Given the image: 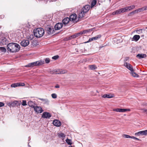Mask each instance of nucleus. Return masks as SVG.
I'll list each match as a JSON object with an SVG mask.
<instances>
[{"mask_svg":"<svg viewBox=\"0 0 147 147\" xmlns=\"http://www.w3.org/2000/svg\"><path fill=\"white\" fill-rule=\"evenodd\" d=\"M20 49V46L17 43H10L8 44L7 46L8 51L12 52L15 53L18 51Z\"/></svg>","mask_w":147,"mask_h":147,"instance_id":"obj_1","label":"nucleus"},{"mask_svg":"<svg viewBox=\"0 0 147 147\" xmlns=\"http://www.w3.org/2000/svg\"><path fill=\"white\" fill-rule=\"evenodd\" d=\"M34 34L37 38H40L42 37L45 33L44 30L42 28H38L34 29Z\"/></svg>","mask_w":147,"mask_h":147,"instance_id":"obj_2","label":"nucleus"},{"mask_svg":"<svg viewBox=\"0 0 147 147\" xmlns=\"http://www.w3.org/2000/svg\"><path fill=\"white\" fill-rule=\"evenodd\" d=\"M45 63L44 60H40L29 63L25 66L26 67H33L35 66H40Z\"/></svg>","mask_w":147,"mask_h":147,"instance_id":"obj_3","label":"nucleus"},{"mask_svg":"<svg viewBox=\"0 0 147 147\" xmlns=\"http://www.w3.org/2000/svg\"><path fill=\"white\" fill-rule=\"evenodd\" d=\"M69 19H70V22L71 23H75L78 21L79 19L77 18L76 14L74 13L70 16Z\"/></svg>","mask_w":147,"mask_h":147,"instance_id":"obj_4","label":"nucleus"},{"mask_svg":"<svg viewBox=\"0 0 147 147\" xmlns=\"http://www.w3.org/2000/svg\"><path fill=\"white\" fill-rule=\"evenodd\" d=\"M2 36V34H0V38H1L0 42L1 44V45H6L7 44V41L6 39L4 37H3Z\"/></svg>","mask_w":147,"mask_h":147,"instance_id":"obj_5","label":"nucleus"},{"mask_svg":"<svg viewBox=\"0 0 147 147\" xmlns=\"http://www.w3.org/2000/svg\"><path fill=\"white\" fill-rule=\"evenodd\" d=\"M46 32L49 35L51 34L54 33L55 31L53 27H48L46 29Z\"/></svg>","mask_w":147,"mask_h":147,"instance_id":"obj_6","label":"nucleus"},{"mask_svg":"<svg viewBox=\"0 0 147 147\" xmlns=\"http://www.w3.org/2000/svg\"><path fill=\"white\" fill-rule=\"evenodd\" d=\"M124 12H125V11H124L123 8H122L113 12L112 13V15H118Z\"/></svg>","mask_w":147,"mask_h":147,"instance_id":"obj_7","label":"nucleus"},{"mask_svg":"<svg viewBox=\"0 0 147 147\" xmlns=\"http://www.w3.org/2000/svg\"><path fill=\"white\" fill-rule=\"evenodd\" d=\"M135 5H133L126 6L125 7H123L125 12H127L128 11H130L135 8Z\"/></svg>","mask_w":147,"mask_h":147,"instance_id":"obj_8","label":"nucleus"},{"mask_svg":"<svg viewBox=\"0 0 147 147\" xmlns=\"http://www.w3.org/2000/svg\"><path fill=\"white\" fill-rule=\"evenodd\" d=\"M33 108L34 111L38 113H41L43 111L42 108L40 107L35 106Z\"/></svg>","mask_w":147,"mask_h":147,"instance_id":"obj_9","label":"nucleus"},{"mask_svg":"<svg viewBox=\"0 0 147 147\" xmlns=\"http://www.w3.org/2000/svg\"><path fill=\"white\" fill-rule=\"evenodd\" d=\"M124 65L130 71H134L132 66L130 64L125 62L124 63Z\"/></svg>","mask_w":147,"mask_h":147,"instance_id":"obj_10","label":"nucleus"},{"mask_svg":"<svg viewBox=\"0 0 147 147\" xmlns=\"http://www.w3.org/2000/svg\"><path fill=\"white\" fill-rule=\"evenodd\" d=\"M113 111L119 112H124L127 111H130V110L127 109H113Z\"/></svg>","mask_w":147,"mask_h":147,"instance_id":"obj_11","label":"nucleus"},{"mask_svg":"<svg viewBox=\"0 0 147 147\" xmlns=\"http://www.w3.org/2000/svg\"><path fill=\"white\" fill-rule=\"evenodd\" d=\"M63 26V24L61 23H58L55 26V30H58L61 29Z\"/></svg>","mask_w":147,"mask_h":147,"instance_id":"obj_12","label":"nucleus"},{"mask_svg":"<svg viewBox=\"0 0 147 147\" xmlns=\"http://www.w3.org/2000/svg\"><path fill=\"white\" fill-rule=\"evenodd\" d=\"M51 117V115L49 113L44 112L42 115V117L45 118H49Z\"/></svg>","mask_w":147,"mask_h":147,"instance_id":"obj_13","label":"nucleus"},{"mask_svg":"<svg viewBox=\"0 0 147 147\" xmlns=\"http://www.w3.org/2000/svg\"><path fill=\"white\" fill-rule=\"evenodd\" d=\"M29 43V42L28 40H23L21 42V45L24 47H26L28 46Z\"/></svg>","mask_w":147,"mask_h":147,"instance_id":"obj_14","label":"nucleus"},{"mask_svg":"<svg viewBox=\"0 0 147 147\" xmlns=\"http://www.w3.org/2000/svg\"><path fill=\"white\" fill-rule=\"evenodd\" d=\"M90 8V6L89 5H86L83 7L82 10L84 12V13H86L88 11Z\"/></svg>","mask_w":147,"mask_h":147,"instance_id":"obj_15","label":"nucleus"},{"mask_svg":"<svg viewBox=\"0 0 147 147\" xmlns=\"http://www.w3.org/2000/svg\"><path fill=\"white\" fill-rule=\"evenodd\" d=\"M53 124L57 127H59L61 125V122L57 120H55L53 121Z\"/></svg>","mask_w":147,"mask_h":147,"instance_id":"obj_16","label":"nucleus"},{"mask_svg":"<svg viewBox=\"0 0 147 147\" xmlns=\"http://www.w3.org/2000/svg\"><path fill=\"white\" fill-rule=\"evenodd\" d=\"M62 22L64 24L66 25L67 24H70L71 23L70 22V19L68 18H64V19L62 21Z\"/></svg>","mask_w":147,"mask_h":147,"instance_id":"obj_17","label":"nucleus"},{"mask_svg":"<svg viewBox=\"0 0 147 147\" xmlns=\"http://www.w3.org/2000/svg\"><path fill=\"white\" fill-rule=\"evenodd\" d=\"M136 57L139 59H141L146 57V55L144 54H139L137 55Z\"/></svg>","mask_w":147,"mask_h":147,"instance_id":"obj_18","label":"nucleus"},{"mask_svg":"<svg viewBox=\"0 0 147 147\" xmlns=\"http://www.w3.org/2000/svg\"><path fill=\"white\" fill-rule=\"evenodd\" d=\"M140 38V36L139 35H135L133 36L132 39V40H134L135 41H138Z\"/></svg>","mask_w":147,"mask_h":147,"instance_id":"obj_19","label":"nucleus"},{"mask_svg":"<svg viewBox=\"0 0 147 147\" xmlns=\"http://www.w3.org/2000/svg\"><path fill=\"white\" fill-rule=\"evenodd\" d=\"M28 105L32 108H34L35 106V103L34 102L31 101H28Z\"/></svg>","mask_w":147,"mask_h":147,"instance_id":"obj_20","label":"nucleus"},{"mask_svg":"<svg viewBox=\"0 0 147 147\" xmlns=\"http://www.w3.org/2000/svg\"><path fill=\"white\" fill-rule=\"evenodd\" d=\"M39 99L42 101L44 104H48L49 103V101L47 99L39 98Z\"/></svg>","mask_w":147,"mask_h":147,"instance_id":"obj_21","label":"nucleus"},{"mask_svg":"<svg viewBox=\"0 0 147 147\" xmlns=\"http://www.w3.org/2000/svg\"><path fill=\"white\" fill-rule=\"evenodd\" d=\"M88 68L91 70L96 69L97 68V67L95 65H89Z\"/></svg>","mask_w":147,"mask_h":147,"instance_id":"obj_22","label":"nucleus"},{"mask_svg":"<svg viewBox=\"0 0 147 147\" xmlns=\"http://www.w3.org/2000/svg\"><path fill=\"white\" fill-rule=\"evenodd\" d=\"M86 13H84V12L82 10L81 12L79 13V18L80 19L82 18L84 16Z\"/></svg>","mask_w":147,"mask_h":147,"instance_id":"obj_23","label":"nucleus"},{"mask_svg":"<svg viewBox=\"0 0 147 147\" xmlns=\"http://www.w3.org/2000/svg\"><path fill=\"white\" fill-rule=\"evenodd\" d=\"M134 71H131L130 73L131 75L134 77L137 78L139 77V75L136 73L134 72Z\"/></svg>","mask_w":147,"mask_h":147,"instance_id":"obj_24","label":"nucleus"},{"mask_svg":"<svg viewBox=\"0 0 147 147\" xmlns=\"http://www.w3.org/2000/svg\"><path fill=\"white\" fill-rule=\"evenodd\" d=\"M96 3V0H93L92 1L91 3L90 7L91 8H92Z\"/></svg>","mask_w":147,"mask_h":147,"instance_id":"obj_25","label":"nucleus"},{"mask_svg":"<svg viewBox=\"0 0 147 147\" xmlns=\"http://www.w3.org/2000/svg\"><path fill=\"white\" fill-rule=\"evenodd\" d=\"M58 135L59 136L62 138H64L65 137V134L61 132L58 133Z\"/></svg>","mask_w":147,"mask_h":147,"instance_id":"obj_26","label":"nucleus"},{"mask_svg":"<svg viewBox=\"0 0 147 147\" xmlns=\"http://www.w3.org/2000/svg\"><path fill=\"white\" fill-rule=\"evenodd\" d=\"M67 72V71L65 70H61L59 71L58 74H63Z\"/></svg>","mask_w":147,"mask_h":147,"instance_id":"obj_27","label":"nucleus"},{"mask_svg":"<svg viewBox=\"0 0 147 147\" xmlns=\"http://www.w3.org/2000/svg\"><path fill=\"white\" fill-rule=\"evenodd\" d=\"M141 136L146 135H147V130L141 131Z\"/></svg>","mask_w":147,"mask_h":147,"instance_id":"obj_28","label":"nucleus"},{"mask_svg":"<svg viewBox=\"0 0 147 147\" xmlns=\"http://www.w3.org/2000/svg\"><path fill=\"white\" fill-rule=\"evenodd\" d=\"M135 10L136 11V13H139V12H140L141 11H143L142 7L141 8H139V9H136V10Z\"/></svg>","mask_w":147,"mask_h":147,"instance_id":"obj_29","label":"nucleus"},{"mask_svg":"<svg viewBox=\"0 0 147 147\" xmlns=\"http://www.w3.org/2000/svg\"><path fill=\"white\" fill-rule=\"evenodd\" d=\"M66 142L69 145H71L72 144L71 140L70 139H69L67 138L66 140Z\"/></svg>","mask_w":147,"mask_h":147,"instance_id":"obj_30","label":"nucleus"},{"mask_svg":"<svg viewBox=\"0 0 147 147\" xmlns=\"http://www.w3.org/2000/svg\"><path fill=\"white\" fill-rule=\"evenodd\" d=\"M76 37L75 34H74L73 35H71L70 36H69V37H68L67 38L68 40H70Z\"/></svg>","mask_w":147,"mask_h":147,"instance_id":"obj_31","label":"nucleus"},{"mask_svg":"<svg viewBox=\"0 0 147 147\" xmlns=\"http://www.w3.org/2000/svg\"><path fill=\"white\" fill-rule=\"evenodd\" d=\"M101 37V36L100 35H98L96 36L95 37H93V38L94 40H96L100 38Z\"/></svg>","mask_w":147,"mask_h":147,"instance_id":"obj_32","label":"nucleus"},{"mask_svg":"<svg viewBox=\"0 0 147 147\" xmlns=\"http://www.w3.org/2000/svg\"><path fill=\"white\" fill-rule=\"evenodd\" d=\"M0 50L3 52H5L6 51V49L4 47H0Z\"/></svg>","mask_w":147,"mask_h":147,"instance_id":"obj_33","label":"nucleus"},{"mask_svg":"<svg viewBox=\"0 0 147 147\" xmlns=\"http://www.w3.org/2000/svg\"><path fill=\"white\" fill-rule=\"evenodd\" d=\"M11 86L12 87L15 88L16 87L18 86V83H16L13 84L11 85Z\"/></svg>","mask_w":147,"mask_h":147,"instance_id":"obj_34","label":"nucleus"},{"mask_svg":"<svg viewBox=\"0 0 147 147\" xmlns=\"http://www.w3.org/2000/svg\"><path fill=\"white\" fill-rule=\"evenodd\" d=\"M123 136L126 138H131V136H130L129 135L127 134H123Z\"/></svg>","mask_w":147,"mask_h":147,"instance_id":"obj_35","label":"nucleus"},{"mask_svg":"<svg viewBox=\"0 0 147 147\" xmlns=\"http://www.w3.org/2000/svg\"><path fill=\"white\" fill-rule=\"evenodd\" d=\"M91 30L89 29L88 30H84L81 31L82 33V34L86 33L87 32H90V31H92Z\"/></svg>","mask_w":147,"mask_h":147,"instance_id":"obj_36","label":"nucleus"},{"mask_svg":"<svg viewBox=\"0 0 147 147\" xmlns=\"http://www.w3.org/2000/svg\"><path fill=\"white\" fill-rule=\"evenodd\" d=\"M136 13L135 10L134 11L128 14V16H131L132 15Z\"/></svg>","mask_w":147,"mask_h":147,"instance_id":"obj_37","label":"nucleus"},{"mask_svg":"<svg viewBox=\"0 0 147 147\" xmlns=\"http://www.w3.org/2000/svg\"><path fill=\"white\" fill-rule=\"evenodd\" d=\"M76 37L79 36L81 35L82 34V33L81 32H79L78 33L76 34H75Z\"/></svg>","mask_w":147,"mask_h":147,"instance_id":"obj_38","label":"nucleus"},{"mask_svg":"<svg viewBox=\"0 0 147 147\" xmlns=\"http://www.w3.org/2000/svg\"><path fill=\"white\" fill-rule=\"evenodd\" d=\"M22 105L23 106H26L27 105L26 101V100H22Z\"/></svg>","mask_w":147,"mask_h":147,"instance_id":"obj_39","label":"nucleus"},{"mask_svg":"<svg viewBox=\"0 0 147 147\" xmlns=\"http://www.w3.org/2000/svg\"><path fill=\"white\" fill-rule=\"evenodd\" d=\"M51 96L52 98H56L57 97V95L56 94L53 93L51 94Z\"/></svg>","mask_w":147,"mask_h":147,"instance_id":"obj_40","label":"nucleus"},{"mask_svg":"<svg viewBox=\"0 0 147 147\" xmlns=\"http://www.w3.org/2000/svg\"><path fill=\"white\" fill-rule=\"evenodd\" d=\"M59 57L58 55H55L53 56L52 57V59H53L56 60L58 59Z\"/></svg>","mask_w":147,"mask_h":147,"instance_id":"obj_41","label":"nucleus"},{"mask_svg":"<svg viewBox=\"0 0 147 147\" xmlns=\"http://www.w3.org/2000/svg\"><path fill=\"white\" fill-rule=\"evenodd\" d=\"M18 86H24L25 85V84L24 83H18Z\"/></svg>","mask_w":147,"mask_h":147,"instance_id":"obj_42","label":"nucleus"},{"mask_svg":"<svg viewBox=\"0 0 147 147\" xmlns=\"http://www.w3.org/2000/svg\"><path fill=\"white\" fill-rule=\"evenodd\" d=\"M46 63H48L50 62V59L49 58H46L45 59Z\"/></svg>","mask_w":147,"mask_h":147,"instance_id":"obj_43","label":"nucleus"},{"mask_svg":"<svg viewBox=\"0 0 147 147\" xmlns=\"http://www.w3.org/2000/svg\"><path fill=\"white\" fill-rule=\"evenodd\" d=\"M135 135L136 136H140L141 135V131H139L138 132L135 133Z\"/></svg>","mask_w":147,"mask_h":147,"instance_id":"obj_44","label":"nucleus"},{"mask_svg":"<svg viewBox=\"0 0 147 147\" xmlns=\"http://www.w3.org/2000/svg\"><path fill=\"white\" fill-rule=\"evenodd\" d=\"M107 98H112L113 97V95L110 94H107Z\"/></svg>","mask_w":147,"mask_h":147,"instance_id":"obj_45","label":"nucleus"},{"mask_svg":"<svg viewBox=\"0 0 147 147\" xmlns=\"http://www.w3.org/2000/svg\"><path fill=\"white\" fill-rule=\"evenodd\" d=\"M131 138L133 139L134 140H140L138 138H136L135 137L133 136H131Z\"/></svg>","mask_w":147,"mask_h":147,"instance_id":"obj_46","label":"nucleus"},{"mask_svg":"<svg viewBox=\"0 0 147 147\" xmlns=\"http://www.w3.org/2000/svg\"><path fill=\"white\" fill-rule=\"evenodd\" d=\"M4 105V104L2 102H0V107L3 106Z\"/></svg>","mask_w":147,"mask_h":147,"instance_id":"obj_47","label":"nucleus"},{"mask_svg":"<svg viewBox=\"0 0 147 147\" xmlns=\"http://www.w3.org/2000/svg\"><path fill=\"white\" fill-rule=\"evenodd\" d=\"M93 40H94L93 37H92V38H90L89 39V40H88V42H91V41H93Z\"/></svg>","mask_w":147,"mask_h":147,"instance_id":"obj_48","label":"nucleus"},{"mask_svg":"<svg viewBox=\"0 0 147 147\" xmlns=\"http://www.w3.org/2000/svg\"><path fill=\"white\" fill-rule=\"evenodd\" d=\"M142 105L143 106H147V102H145L142 103Z\"/></svg>","mask_w":147,"mask_h":147,"instance_id":"obj_49","label":"nucleus"},{"mask_svg":"<svg viewBox=\"0 0 147 147\" xmlns=\"http://www.w3.org/2000/svg\"><path fill=\"white\" fill-rule=\"evenodd\" d=\"M142 8L143 11L144 10H147V6L143 7Z\"/></svg>","mask_w":147,"mask_h":147,"instance_id":"obj_50","label":"nucleus"},{"mask_svg":"<svg viewBox=\"0 0 147 147\" xmlns=\"http://www.w3.org/2000/svg\"><path fill=\"white\" fill-rule=\"evenodd\" d=\"M143 111L144 112H145L147 115V109H143Z\"/></svg>","mask_w":147,"mask_h":147,"instance_id":"obj_51","label":"nucleus"},{"mask_svg":"<svg viewBox=\"0 0 147 147\" xmlns=\"http://www.w3.org/2000/svg\"><path fill=\"white\" fill-rule=\"evenodd\" d=\"M49 1V2H51V0H45V1H44V3H47V2Z\"/></svg>","mask_w":147,"mask_h":147,"instance_id":"obj_52","label":"nucleus"},{"mask_svg":"<svg viewBox=\"0 0 147 147\" xmlns=\"http://www.w3.org/2000/svg\"><path fill=\"white\" fill-rule=\"evenodd\" d=\"M102 97H103V98H107V94H104V95Z\"/></svg>","mask_w":147,"mask_h":147,"instance_id":"obj_53","label":"nucleus"},{"mask_svg":"<svg viewBox=\"0 0 147 147\" xmlns=\"http://www.w3.org/2000/svg\"><path fill=\"white\" fill-rule=\"evenodd\" d=\"M55 87L56 88H59V86L58 85H57L55 86Z\"/></svg>","mask_w":147,"mask_h":147,"instance_id":"obj_54","label":"nucleus"},{"mask_svg":"<svg viewBox=\"0 0 147 147\" xmlns=\"http://www.w3.org/2000/svg\"><path fill=\"white\" fill-rule=\"evenodd\" d=\"M18 101H15L14 102V103L15 104H17V103H18Z\"/></svg>","mask_w":147,"mask_h":147,"instance_id":"obj_55","label":"nucleus"},{"mask_svg":"<svg viewBox=\"0 0 147 147\" xmlns=\"http://www.w3.org/2000/svg\"><path fill=\"white\" fill-rule=\"evenodd\" d=\"M39 1H45V0H38Z\"/></svg>","mask_w":147,"mask_h":147,"instance_id":"obj_56","label":"nucleus"},{"mask_svg":"<svg viewBox=\"0 0 147 147\" xmlns=\"http://www.w3.org/2000/svg\"><path fill=\"white\" fill-rule=\"evenodd\" d=\"M69 147H73L71 146H70Z\"/></svg>","mask_w":147,"mask_h":147,"instance_id":"obj_57","label":"nucleus"},{"mask_svg":"<svg viewBox=\"0 0 147 147\" xmlns=\"http://www.w3.org/2000/svg\"><path fill=\"white\" fill-rule=\"evenodd\" d=\"M1 28V26H0V28Z\"/></svg>","mask_w":147,"mask_h":147,"instance_id":"obj_58","label":"nucleus"}]
</instances>
